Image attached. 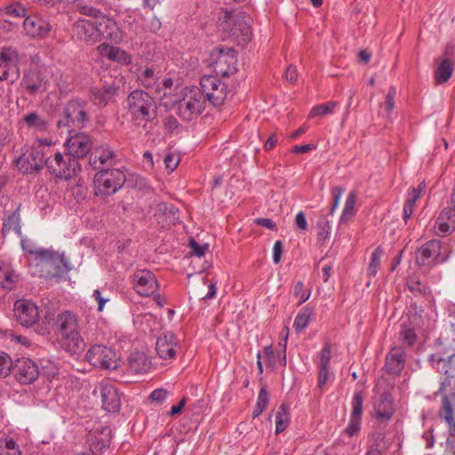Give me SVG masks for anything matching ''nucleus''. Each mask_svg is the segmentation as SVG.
I'll list each match as a JSON object with an SVG mask.
<instances>
[{
  "label": "nucleus",
  "mask_w": 455,
  "mask_h": 455,
  "mask_svg": "<svg viewBox=\"0 0 455 455\" xmlns=\"http://www.w3.org/2000/svg\"><path fill=\"white\" fill-rule=\"evenodd\" d=\"M406 354L401 347H394L386 356L385 368L387 372L399 375L405 365Z\"/></svg>",
  "instance_id": "nucleus-31"
},
{
  "label": "nucleus",
  "mask_w": 455,
  "mask_h": 455,
  "mask_svg": "<svg viewBox=\"0 0 455 455\" xmlns=\"http://www.w3.org/2000/svg\"><path fill=\"white\" fill-rule=\"evenodd\" d=\"M309 315L310 314L307 310H304L296 315L293 323V327L296 331H301L307 326L309 322Z\"/></svg>",
  "instance_id": "nucleus-52"
},
{
  "label": "nucleus",
  "mask_w": 455,
  "mask_h": 455,
  "mask_svg": "<svg viewBox=\"0 0 455 455\" xmlns=\"http://www.w3.org/2000/svg\"><path fill=\"white\" fill-rule=\"evenodd\" d=\"M157 212L167 215L169 218H175L177 209L172 204L162 203L157 205Z\"/></svg>",
  "instance_id": "nucleus-57"
},
{
  "label": "nucleus",
  "mask_w": 455,
  "mask_h": 455,
  "mask_svg": "<svg viewBox=\"0 0 455 455\" xmlns=\"http://www.w3.org/2000/svg\"><path fill=\"white\" fill-rule=\"evenodd\" d=\"M295 226L298 229L306 231L307 230V221L306 220L305 213L303 212H299L295 216Z\"/></svg>",
  "instance_id": "nucleus-60"
},
{
  "label": "nucleus",
  "mask_w": 455,
  "mask_h": 455,
  "mask_svg": "<svg viewBox=\"0 0 455 455\" xmlns=\"http://www.w3.org/2000/svg\"><path fill=\"white\" fill-rule=\"evenodd\" d=\"M46 155L44 148H32L16 160V166L23 174L38 173L45 166Z\"/></svg>",
  "instance_id": "nucleus-13"
},
{
  "label": "nucleus",
  "mask_w": 455,
  "mask_h": 455,
  "mask_svg": "<svg viewBox=\"0 0 455 455\" xmlns=\"http://www.w3.org/2000/svg\"><path fill=\"white\" fill-rule=\"evenodd\" d=\"M331 358V350L330 346L326 345L321 350L319 368H328L329 369Z\"/></svg>",
  "instance_id": "nucleus-55"
},
{
  "label": "nucleus",
  "mask_w": 455,
  "mask_h": 455,
  "mask_svg": "<svg viewBox=\"0 0 455 455\" xmlns=\"http://www.w3.org/2000/svg\"><path fill=\"white\" fill-rule=\"evenodd\" d=\"M289 424V407L282 403L275 415V433L279 434L285 430Z\"/></svg>",
  "instance_id": "nucleus-42"
},
{
  "label": "nucleus",
  "mask_w": 455,
  "mask_h": 455,
  "mask_svg": "<svg viewBox=\"0 0 455 455\" xmlns=\"http://www.w3.org/2000/svg\"><path fill=\"white\" fill-rule=\"evenodd\" d=\"M13 363L12 358L6 353H0V378L7 377L11 371H13Z\"/></svg>",
  "instance_id": "nucleus-47"
},
{
  "label": "nucleus",
  "mask_w": 455,
  "mask_h": 455,
  "mask_svg": "<svg viewBox=\"0 0 455 455\" xmlns=\"http://www.w3.org/2000/svg\"><path fill=\"white\" fill-rule=\"evenodd\" d=\"M117 92L118 86L115 84L94 86L90 90L89 98L93 105L105 107L115 100Z\"/></svg>",
  "instance_id": "nucleus-29"
},
{
  "label": "nucleus",
  "mask_w": 455,
  "mask_h": 455,
  "mask_svg": "<svg viewBox=\"0 0 455 455\" xmlns=\"http://www.w3.org/2000/svg\"><path fill=\"white\" fill-rule=\"evenodd\" d=\"M219 27L230 36H243V40H250L251 36L250 25L243 18L236 17L229 12H226L220 20Z\"/></svg>",
  "instance_id": "nucleus-14"
},
{
  "label": "nucleus",
  "mask_w": 455,
  "mask_h": 455,
  "mask_svg": "<svg viewBox=\"0 0 455 455\" xmlns=\"http://www.w3.org/2000/svg\"><path fill=\"white\" fill-rule=\"evenodd\" d=\"M150 364L147 355L140 352L132 353L128 359L130 371L136 374L146 373L150 369Z\"/></svg>",
  "instance_id": "nucleus-33"
},
{
  "label": "nucleus",
  "mask_w": 455,
  "mask_h": 455,
  "mask_svg": "<svg viewBox=\"0 0 455 455\" xmlns=\"http://www.w3.org/2000/svg\"><path fill=\"white\" fill-rule=\"evenodd\" d=\"M0 455H21L19 444L5 434H0Z\"/></svg>",
  "instance_id": "nucleus-39"
},
{
  "label": "nucleus",
  "mask_w": 455,
  "mask_h": 455,
  "mask_svg": "<svg viewBox=\"0 0 455 455\" xmlns=\"http://www.w3.org/2000/svg\"><path fill=\"white\" fill-rule=\"evenodd\" d=\"M189 246L191 248V251L194 255L197 257H203L205 254V251L208 250V243H204L203 245L199 244L195 239H190Z\"/></svg>",
  "instance_id": "nucleus-56"
},
{
  "label": "nucleus",
  "mask_w": 455,
  "mask_h": 455,
  "mask_svg": "<svg viewBox=\"0 0 455 455\" xmlns=\"http://www.w3.org/2000/svg\"><path fill=\"white\" fill-rule=\"evenodd\" d=\"M453 73V67L450 60L444 59L437 68L435 73V78L437 83L447 82Z\"/></svg>",
  "instance_id": "nucleus-41"
},
{
  "label": "nucleus",
  "mask_w": 455,
  "mask_h": 455,
  "mask_svg": "<svg viewBox=\"0 0 455 455\" xmlns=\"http://www.w3.org/2000/svg\"><path fill=\"white\" fill-rule=\"evenodd\" d=\"M86 360L94 367L116 370L118 367V356L111 347L95 344L86 353Z\"/></svg>",
  "instance_id": "nucleus-12"
},
{
  "label": "nucleus",
  "mask_w": 455,
  "mask_h": 455,
  "mask_svg": "<svg viewBox=\"0 0 455 455\" xmlns=\"http://www.w3.org/2000/svg\"><path fill=\"white\" fill-rule=\"evenodd\" d=\"M26 89L30 94L43 92L47 88V83L39 73H33L26 79Z\"/></svg>",
  "instance_id": "nucleus-37"
},
{
  "label": "nucleus",
  "mask_w": 455,
  "mask_h": 455,
  "mask_svg": "<svg viewBox=\"0 0 455 455\" xmlns=\"http://www.w3.org/2000/svg\"><path fill=\"white\" fill-rule=\"evenodd\" d=\"M204 107V97L201 91L198 88L190 89L176 103V113L182 120L189 122L199 116Z\"/></svg>",
  "instance_id": "nucleus-7"
},
{
  "label": "nucleus",
  "mask_w": 455,
  "mask_h": 455,
  "mask_svg": "<svg viewBox=\"0 0 455 455\" xmlns=\"http://www.w3.org/2000/svg\"><path fill=\"white\" fill-rule=\"evenodd\" d=\"M73 36L76 37L77 40L81 42H84L87 44H94L99 40V33L97 29H95V25L93 20L79 19L73 25L72 28Z\"/></svg>",
  "instance_id": "nucleus-25"
},
{
  "label": "nucleus",
  "mask_w": 455,
  "mask_h": 455,
  "mask_svg": "<svg viewBox=\"0 0 455 455\" xmlns=\"http://www.w3.org/2000/svg\"><path fill=\"white\" fill-rule=\"evenodd\" d=\"M18 282V275L10 262L0 259V286L12 290Z\"/></svg>",
  "instance_id": "nucleus-32"
},
{
  "label": "nucleus",
  "mask_w": 455,
  "mask_h": 455,
  "mask_svg": "<svg viewBox=\"0 0 455 455\" xmlns=\"http://www.w3.org/2000/svg\"><path fill=\"white\" fill-rule=\"evenodd\" d=\"M156 350L161 359L172 360L181 351V346L173 332L164 331L156 339Z\"/></svg>",
  "instance_id": "nucleus-15"
},
{
  "label": "nucleus",
  "mask_w": 455,
  "mask_h": 455,
  "mask_svg": "<svg viewBox=\"0 0 455 455\" xmlns=\"http://www.w3.org/2000/svg\"><path fill=\"white\" fill-rule=\"evenodd\" d=\"M14 315L17 322L25 327L34 325L39 319L37 306L26 299H19L15 302Z\"/></svg>",
  "instance_id": "nucleus-17"
},
{
  "label": "nucleus",
  "mask_w": 455,
  "mask_h": 455,
  "mask_svg": "<svg viewBox=\"0 0 455 455\" xmlns=\"http://www.w3.org/2000/svg\"><path fill=\"white\" fill-rule=\"evenodd\" d=\"M164 163L165 164V168L170 172H172L179 165L180 157L177 155L170 152L165 155Z\"/></svg>",
  "instance_id": "nucleus-54"
},
{
  "label": "nucleus",
  "mask_w": 455,
  "mask_h": 455,
  "mask_svg": "<svg viewBox=\"0 0 455 455\" xmlns=\"http://www.w3.org/2000/svg\"><path fill=\"white\" fill-rule=\"evenodd\" d=\"M26 35L30 37L44 38L52 30L49 21L38 14L28 15L23 21Z\"/></svg>",
  "instance_id": "nucleus-23"
},
{
  "label": "nucleus",
  "mask_w": 455,
  "mask_h": 455,
  "mask_svg": "<svg viewBox=\"0 0 455 455\" xmlns=\"http://www.w3.org/2000/svg\"><path fill=\"white\" fill-rule=\"evenodd\" d=\"M283 251V245L282 241H275L273 247V260L275 264H278L281 260L282 254Z\"/></svg>",
  "instance_id": "nucleus-61"
},
{
  "label": "nucleus",
  "mask_w": 455,
  "mask_h": 455,
  "mask_svg": "<svg viewBox=\"0 0 455 455\" xmlns=\"http://www.w3.org/2000/svg\"><path fill=\"white\" fill-rule=\"evenodd\" d=\"M375 418L384 426L390 421L395 413V401L389 392H383L374 403Z\"/></svg>",
  "instance_id": "nucleus-26"
},
{
  "label": "nucleus",
  "mask_w": 455,
  "mask_h": 455,
  "mask_svg": "<svg viewBox=\"0 0 455 455\" xmlns=\"http://www.w3.org/2000/svg\"><path fill=\"white\" fill-rule=\"evenodd\" d=\"M293 294L296 297H299V305H301L309 299L311 291L310 290L304 291L303 282L299 281L293 285Z\"/></svg>",
  "instance_id": "nucleus-51"
},
{
  "label": "nucleus",
  "mask_w": 455,
  "mask_h": 455,
  "mask_svg": "<svg viewBox=\"0 0 455 455\" xmlns=\"http://www.w3.org/2000/svg\"><path fill=\"white\" fill-rule=\"evenodd\" d=\"M20 237V245L24 251L28 254L33 256V259H36L39 256V252L45 251L46 249L38 248L35 242L27 236H23L21 235Z\"/></svg>",
  "instance_id": "nucleus-44"
},
{
  "label": "nucleus",
  "mask_w": 455,
  "mask_h": 455,
  "mask_svg": "<svg viewBox=\"0 0 455 455\" xmlns=\"http://www.w3.org/2000/svg\"><path fill=\"white\" fill-rule=\"evenodd\" d=\"M406 285L409 291L416 297H427L430 295V288L421 282L417 276H410L407 279Z\"/></svg>",
  "instance_id": "nucleus-38"
},
{
  "label": "nucleus",
  "mask_w": 455,
  "mask_h": 455,
  "mask_svg": "<svg viewBox=\"0 0 455 455\" xmlns=\"http://www.w3.org/2000/svg\"><path fill=\"white\" fill-rule=\"evenodd\" d=\"M429 361L433 367L443 375L438 393L443 395L446 393L451 397L455 398V353L450 355L448 359L432 355Z\"/></svg>",
  "instance_id": "nucleus-6"
},
{
  "label": "nucleus",
  "mask_w": 455,
  "mask_h": 455,
  "mask_svg": "<svg viewBox=\"0 0 455 455\" xmlns=\"http://www.w3.org/2000/svg\"><path fill=\"white\" fill-rule=\"evenodd\" d=\"M127 108L132 117L136 121L152 122L157 115V106L147 92L132 91L126 99Z\"/></svg>",
  "instance_id": "nucleus-3"
},
{
  "label": "nucleus",
  "mask_w": 455,
  "mask_h": 455,
  "mask_svg": "<svg viewBox=\"0 0 455 455\" xmlns=\"http://www.w3.org/2000/svg\"><path fill=\"white\" fill-rule=\"evenodd\" d=\"M100 396L102 408L108 412L119 411L121 401L116 387L111 384H101Z\"/></svg>",
  "instance_id": "nucleus-30"
},
{
  "label": "nucleus",
  "mask_w": 455,
  "mask_h": 455,
  "mask_svg": "<svg viewBox=\"0 0 455 455\" xmlns=\"http://www.w3.org/2000/svg\"><path fill=\"white\" fill-rule=\"evenodd\" d=\"M339 105L337 101H328L323 104L315 106L310 111V117L324 116L331 114L334 108Z\"/></svg>",
  "instance_id": "nucleus-43"
},
{
  "label": "nucleus",
  "mask_w": 455,
  "mask_h": 455,
  "mask_svg": "<svg viewBox=\"0 0 455 455\" xmlns=\"http://www.w3.org/2000/svg\"><path fill=\"white\" fill-rule=\"evenodd\" d=\"M116 155L108 146H101L98 148L94 154L90 156V164L95 170L101 172L108 170L116 164Z\"/></svg>",
  "instance_id": "nucleus-28"
},
{
  "label": "nucleus",
  "mask_w": 455,
  "mask_h": 455,
  "mask_svg": "<svg viewBox=\"0 0 455 455\" xmlns=\"http://www.w3.org/2000/svg\"><path fill=\"white\" fill-rule=\"evenodd\" d=\"M329 377V369L328 368H319V373H318V387H323Z\"/></svg>",
  "instance_id": "nucleus-64"
},
{
  "label": "nucleus",
  "mask_w": 455,
  "mask_h": 455,
  "mask_svg": "<svg viewBox=\"0 0 455 455\" xmlns=\"http://www.w3.org/2000/svg\"><path fill=\"white\" fill-rule=\"evenodd\" d=\"M200 91L212 106H221L228 96L227 85L215 76H204L200 80Z\"/></svg>",
  "instance_id": "nucleus-11"
},
{
  "label": "nucleus",
  "mask_w": 455,
  "mask_h": 455,
  "mask_svg": "<svg viewBox=\"0 0 455 455\" xmlns=\"http://www.w3.org/2000/svg\"><path fill=\"white\" fill-rule=\"evenodd\" d=\"M101 53L108 57L109 60L117 61L123 64H128L131 61L130 55L124 50L110 45L102 44Z\"/></svg>",
  "instance_id": "nucleus-34"
},
{
  "label": "nucleus",
  "mask_w": 455,
  "mask_h": 455,
  "mask_svg": "<svg viewBox=\"0 0 455 455\" xmlns=\"http://www.w3.org/2000/svg\"><path fill=\"white\" fill-rule=\"evenodd\" d=\"M219 55L214 62V70L217 75L228 76L237 71V57L235 51L231 48L218 49Z\"/></svg>",
  "instance_id": "nucleus-20"
},
{
  "label": "nucleus",
  "mask_w": 455,
  "mask_h": 455,
  "mask_svg": "<svg viewBox=\"0 0 455 455\" xmlns=\"http://www.w3.org/2000/svg\"><path fill=\"white\" fill-rule=\"evenodd\" d=\"M56 331L60 337L61 347L71 355H79L84 351L85 343L80 333L78 316L70 311L58 315Z\"/></svg>",
  "instance_id": "nucleus-1"
},
{
  "label": "nucleus",
  "mask_w": 455,
  "mask_h": 455,
  "mask_svg": "<svg viewBox=\"0 0 455 455\" xmlns=\"http://www.w3.org/2000/svg\"><path fill=\"white\" fill-rule=\"evenodd\" d=\"M329 213L327 215L322 214L316 223V226L319 229L318 231V240L325 241L330 235L331 225L330 220L328 219Z\"/></svg>",
  "instance_id": "nucleus-45"
},
{
  "label": "nucleus",
  "mask_w": 455,
  "mask_h": 455,
  "mask_svg": "<svg viewBox=\"0 0 455 455\" xmlns=\"http://www.w3.org/2000/svg\"><path fill=\"white\" fill-rule=\"evenodd\" d=\"M95 29L99 33V40H112L117 42L121 38L119 28L113 18L102 13L94 20Z\"/></svg>",
  "instance_id": "nucleus-24"
},
{
  "label": "nucleus",
  "mask_w": 455,
  "mask_h": 455,
  "mask_svg": "<svg viewBox=\"0 0 455 455\" xmlns=\"http://www.w3.org/2000/svg\"><path fill=\"white\" fill-rule=\"evenodd\" d=\"M166 397H167V391L163 388L156 389L150 394V398L153 401H156L158 403H163L166 399Z\"/></svg>",
  "instance_id": "nucleus-62"
},
{
  "label": "nucleus",
  "mask_w": 455,
  "mask_h": 455,
  "mask_svg": "<svg viewBox=\"0 0 455 455\" xmlns=\"http://www.w3.org/2000/svg\"><path fill=\"white\" fill-rule=\"evenodd\" d=\"M451 205L444 208L435 220L436 234L444 235L455 230V189L451 195Z\"/></svg>",
  "instance_id": "nucleus-21"
},
{
  "label": "nucleus",
  "mask_w": 455,
  "mask_h": 455,
  "mask_svg": "<svg viewBox=\"0 0 455 455\" xmlns=\"http://www.w3.org/2000/svg\"><path fill=\"white\" fill-rule=\"evenodd\" d=\"M400 336L403 344L411 347L416 341V334L412 328L408 327L406 324H403L400 331Z\"/></svg>",
  "instance_id": "nucleus-49"
},
{
  "label": "nucleus",
  "mask_w": 455,
  "mask_h": 455,
  "mask_svg": "<svg viewBox=\"0 0 455 455\" xmlns=\"http://www.w3.org/2000/svg\"><path fill=\"white\" fill-rule=\"evenodd\" d=\"M133 287L137 293L143 297L155 294L159 289V283L153 272L148 269H139L133 274Z\"/></svg>",
  "instance_id": "nucleus-16"
},
{
  "label": "nucleus",
  "mask_w": 455,
  "mask_h": 455,
  "mask_svg": "<svg viewBox=\"0 0 455 455\" xmlns=\"http://www.w3.org/2000/svg\"><path fill=\"white\" fill-rule=\"evenodd\" d=\"M45 167L55 178L68 180L76 175V171L79 169V164L68 153L56 152L52 156L46 155Z\"/></svg>",
  "instance_id": "nucleus-8"
},
{
  "label": "nucleus",
  "mask_w": 455,
  "mask_h": 455,
  "mask_svg": "<svg viewBox=\"0 0 455 455\" xmlns=\"http://www.w3.org/2000/svg\"><path fill=\"white\" fill-rule=\"evenodd\" d=\"M451 254L449 243L438 239L422 244L416 251V262L420 267H432L445 262Z\"/></svg>",
  "instance_id": "nucleus-5"
},
{
  "label": "nucleus",
  "mask_w": 455,
  "mask_h": 455,
  "mask_svg": "<svg viewBox=\"0 0 455 455\" xmlns=\"http://www.w3.org/2000/svg\"><path fill=\"white\" fill-rule=\"evenodd\" d=\"M269 402V395L266 387H262L259 389L256 405L265 410Z\"/></svg>",
  "instance_id": "nucleus-59"
},
{
  "label": "nucleus",
  "mask_w": 455,
  "mask_h": 455,
  "mask_svg": "<svg viewBox=\"0 0 455 455\" xmlns=\"http://www.w3.org/2000/svg\"><path fill=\"white\" fill-rule=\"evenodd\" d=\"M22 56L13 46H4L0 50V68L4 72L0 81H9L13 84L20 76V63Z\"/></svg>",
  "instance_id": "nucleus-10"
},
{
  "label": "nucleus",
  "mask_w": 455,
  "mask_h": 455,
  "mask_svg": "<svg viewBox=\"0 0 455 455\" xmlns=\"http://www.w3.org/2000/svg\"><path fill=\"white\" fill-rule=\"evenodd\" d=\"M68 153L75 159L84 157L92 149V141L86 133H76L65 142Z\"/></svg>",
  "instance_id": "nucleus-22"
},
{
  "label": "nucleus",
  "mask_w": 455,
  "mask_h": 455,
  "mask_svg": "<svg viewBox=\"0 0 455 455\" xmlns=\"http://www.w3.org/2000/svg\"><path fill=\"white\" fill-rule=\"evenodd\" d=\"M356 200V194L351 191L346 200V204L342 212L341 220H346L348 216H353L355 212V205Z\"/></svg>",
  "instance_id": "nucleus-48"
},
{
  "label": "nucleus",
  "mask_w": 455,
  "mask_h": 455,
  "mask_svg": "<svg viewBox=\"0 0 455 455\" xmlns=\"http://www.w3.org/2000/svg\"><path fill=\"white\" fill-rule=\"evenodd\" d=\"M383 255V250L379 246L377 247L373 252L371 253V261L368 267V275L375 276L379 265H380V259Z\"/></svg>",
  "instance_id": "nucleus-46"
},
{
  "label": "nucleus",
  "mask_w": 455,
  "mask_h": 455,
  "mask_svg": "<svg viewBox=\"0 0 455 455\" xmlns=\"http://www.w3.org/2000/svg\"><path fill=\"white\" fill-rule=\"evenodd\" d=\"M344 191H345L344 188L342 187H339V186L334 187L331 189V194H332V197H333V204H332L331 209L329 212V215H332L333 212L338 207L339 200H340V197L342 196Z\"/></svg>",
  "instance_id": "nucleus-58"
},
{
  "label": "nucleus",
  "mask_w": 455,
  "mask_h": 455,
  "mask_svg": "<svg viewBox=\"0 0 455 455\" xmlns=\"http://www.w3.org/2000/svg\"><path fill=\"white\" fill-rule=\"evenodd\" d=\"M455 398L446 393L442 395L438 416L448 425V437L455 438Z\"/></svg>",
  "instance_id": "nucleus-27"
},
{
  "label": "nucleus",
  "mask_w": 455,
  "mask_h": 455,
  "mask_svg": "<svg viewBox=\"0 0 455 455\" xmlns=\"http://www.w3.org/2000/svg\"><path fill=\"white\" fill-rule=\"evenodd\" d=\"M363 392L358 391L354 394L351 406L352 411L347 427L342 431L341 436L353 437L360 432L362 414H363Z\"/></svg>",
  "instance_id": "nucleus-18"
},
{
  "label": "nucleus",
  "mask_w": 455,
  "mask_h": 455,
  "mask_svg": "<svg viewBox=\"0 0 455 455\" xmlns=\"http://www.w3.org/2000/svg\"><path fill=\"white\" fill-rule=\"evenodd\" d=\"M4 13L7 16L24 17L26 9L21 4L15 2L4 7Z\"/></svg>",
  "instance_id": "nucleus-50"
},
{
  "label": "nucleus",
  "mask_w": 455,
  "mask_h": 455,
  "mask_svg": "<svg viewBox=\"0 0 455 455\" xmlns=\"http://www.w3.org/2000/svg\"><path fill=\"white\" fill-rule=\"evenodd\" d=\"M255 223L259 226L267 228L270 230L276 229V224L271 220L267 218H258L255 220Z\"/></svg>",
  "instance_id": "nucleus-63"
},
{
  "label": "nucleus",
  "mask_w": 455,
  "mask_h": 455,
  "mask_svg": "<svg viewBox=\"0 0 455 455\" xmlns=\"http://www.w3.org/2000/svg\"><path fill=\"white\" fill-rule=\"evenodd\" d=\"M31 268L34 275L46 279L60 276L70 269L63 253L59 254L48 249L39 252L37 258L32 259Z\"/></svg>",
  "instance_id": "nucleus-2"
},
{
  "label": "nucleus",
  "mask_w": 455,
  "mask_h": 455,
  "mask_svg": "<svg viewBox=\"0 0 455 455\" xmlns=\"http://www.w3.org/2000/svg\"><path fill=\"white\" fill-rule=\"evenodd\" d=\"M125 181L126 175L118 168L98 172L94 179L97 195H113L124 186Z\"/></svg>",
  "instance_id": "nucleus-9"
},
{
  "label": "nucleus",
  "mask_w": 455,
  "mask_h": 455,
  "mask_svg": "<svg viewBox=\"0 0 455 455\" xmlns=\"http://www.w3.org/2000/svg\"><path fill=\"white\" fill-rule=\"evenodd\" d=\"M16 379L23 385L33 383L39 376L37 364L29 358H19L13 366Z\"/></svg>",
  "instance_id": "nucleus-19"
},
{
  "label": "nucleus",
  "mask_w": 455,
  "mask_h": 455,
  "mask_svg": "<svg viewBox=\"0 0 455 455\" xmlns=\"http://www.w3.org/2000/svg\"><path fill=\"white\" fill-rule=\"evenodd\" d=\"M20 208L18 207L13 212H12L4 220L3 223V233L6 234L11 231L15 232L19 236H21V226H20Z\"/></svg>",
  "instance_id": "nucleus-35"
},
{
  "label": "nucleus",
  "mask_w": 455,
  "mask_h": 455,
  "mask_svg": "<svg viewBox=\"0 0 455 455\" xmlns=\"http://www.w3.org/2000/svg\"><path fill=\"white\" fill-rule=\"evenodd\" d=\"M140 80L145 87L152 88L157 82V76H156L154 69L146 68L140 76Z\"/></svg>",
  "instance_id": "nucleus-53"
},
{
  "label": "nucleus",
  "mask_w": 455,
  "mask_h": 455,
  "mask_svg": "<svg viewBox=\"0 0 455 455\" xmlns=\"http://www.w3.org/2000/svg\"><path fill=\"white\" fill-rule=\"evenodd\" d=\"M87 102L75 99L67 102L63 108L62 116L58 121L59 129H65L68 133L73 130L81 129L89 121L87 113Z\"/></svg>",
  "instance_id": "nucleus-4"
},
{
  "label": "nucleus",
  "mask_w": 455,
  "mask_h": 455,
  "mask_svg": "<svg viewBox=\"0 0 455 455\" xmlns=\"http://www.w3.org/2000/svg\"><path fill=\"white\" fill-rule=\"evenodd\" d=\"M77 12L84 16L91 17L92 20L98 19L103 12L87 0H76Z\"/></svg>",
  "instance_id": "nucleus-40"
},
{
  "label": "nucleus",
  "mask_w": 455,
  "mask_h": 455,
  "mask_svg": "<svg viewBox=\"0 0 455 455\" xmlns=\"http://www.w3.org/2000/svg\"><path fill=\"white\" fill-rule=\"evenodd\" d=\"M23 121L28 128L34 129L36 132H44L48 130L49 123L36 112L24 116Z\"/></svg>",
  "instance_id": "nucleus-36"
}]
</instances>
